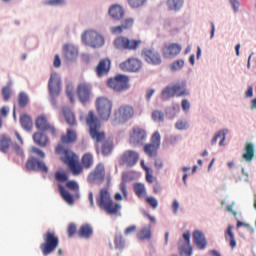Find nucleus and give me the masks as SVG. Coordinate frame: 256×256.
I'll return each instance as SVG.
<instances>
[{
    "mask_svg": "<svg viewBox=\"0 0 256 256\" xmlns=\"http://www.w3.org/2000/svg\"><path fill=\"white\" fill-rule=\"evenodd\" d=\"M55 153L61 155V161H63L65 165H68L73 175H81V173H83V166L79 164L77 155H75L73 151L66 149L63 144H58L55 148Z\"/></svg>",
    "mask_w": 256,
    "mask_h": 256,
    "instance_id": "1",
    "label": "nucleus"
},
{
    "mask_svg": "<svg viewBox=\"0 0 256 256\" xmlns=\"http://www.w3.org/2000/svg\"><path fill=\"white\" fill-rule=\"evenodd\" d=\"M96 203L99 209L105 211L108 215H115L116 213H119V209H121V205L115 203L113 198H111L109 188L100 189L99 194L96 197Z\"/></svg>",
    "mask_w": 256,
    "mask_h": 256,
    "instance_id": "2",
    "label": "nucleus"
},
{
    "mask_svg": "<svg viewBox=\"0 0 256 256\" xmlns=\"http://www.w3.org/2000/svg\"><path fill=\"white\" fill-rule=\"evenodd\" d=\"M85 121L89 127L90 137H92L96 143L105 141V132L101 131V120H99V117H97L93 110L88 112Z\"/></svg>",
    "mask_w": 256,
    "mask_h": 256,
    "instance_id": "3",
    "label": "nucleus"
},
{
    "mask_svg": "<svg viewBox=\"0 0 256 256\" xmlns=\"http://www.w3.org/2000/svg\"><path fill=\"white\" fill-rule=\"evenodd\" d=\"M43 241L44 242L40 244V250L44 256L51 255V253L59 247V236H57L55 231L48 230L44 233Z\"/></svg>",
    "mask_w": 256,
    "mask_h": 256,
    "instance_id": "4",
    "label": "nucleus"
},
{
    "mask_svg": "<svg viewBox=\"0 0 256 256\" xmlns=\"http://www.w3.org/2000/svg\"><path fill=\"white\" fill-rule=\"evenodd\" d=\"M186 97L189 96V90H187V82L181 81L167 86L162 91V99H171V97Z\"/></svg>",
    "mask_w": 256,
    "mask_h": 256,
    "instance_id": "5",
    "label": "nucleus"
},
{
    "mask_svg": "<svg viewBox=\"0 0 256 256\" xmlns=\"http://www.w3.org/2000/svg\"><path fill=\"white\" fill-rule=\"evenodd\" d=\"M48 92L50 95V103L57 107V97L61 95V77L57 72H53L50 75L49 81H48Z\"/></svg>",
    "mask_w": 256,
    "mask_h": 256,
    "instance_id": "6",
    "label": "nucleus"
},
{
    "mask_svg": "<svg viewBox=\"0 0 256 256\" xmlns=\"http://www.w3.org/2000/svg\"><path fill=\"white\" fill-rule=\"evenodd\" d=\"M96 111L102 121H109L113 111V102L107 97H98L95 102Z\"/></svg>",
    "mask_w": 256,
    "mask_h": 256,
    "instance_id": "7",
    "label": "nucleus"
},
{
    "mask_svg": "<svg viewBox=\"0 0 256 256\" xmlns=\"http://www.w3.org/2000/svg\"><path fill=\"white\" fill-rule=\"evenodd\" d=\"M82 41L93 49H97L105 45V38L95 30H87L82 36Z\"/></svg>",
    "mask_w": 256,
    "mask_h": 256,
    "instance_id": "8",
    "label": "nucleus"
},
{
    "mask_svg": "<svg viewBox=\"0 0 256 256\" xmlns=\"http://www.w3.org/2000/svg\"><path fill=\"white\" fill-rule=\"evenodd\" d=\"M128 83L129 76L117 74L115 77L108 79L107 85L110 89L119 93L121 91H126Z\"/></svg>",
    "mask_w": 256,
    "mask_h": 256,
    "instance_id": "9",
    "label": "nucleus"
},
{
    "mask_svg": "<svg viewBox=\"0 0 256 256\" xmlns=\"http://www.w3.org/2000/svg\"><path fill=\"white\" fill-rule=\"evenodd\" d=\"M159 147H161V134L154 132L151 137V143L144 145V153H146L148 157H157Z\"/></svg>",
    "mask_w": 256,
    "mask_h": 256,
    "instance_id": "10",
    "label": "nucleus"
},
{
    "mask_svg": "<svg viewBox=\"0 0 256 256\" xmlns=\"http://www.w3.org/2000/svg\"><path fill=\"white\" fill-rule=\"evenodd\" d=\"M142 57L149 65H161L163 61L159 51L154 48H144L142 50Z\"/></svg>",
    "mask_w": 256,
    "mask_h": 256,
    "instance_id": "11",
    "label": "nucleus"
},
{
    "mask_svg": "<svg viewBox=\"0 0 256 256\" xmlns=\"http://www.w3.org/2000/svg\"><path fill=\"white\" fill-rule=\"evenodd\" d=\"M183 51V46L179 43H168L162 47V55L164 59H175Z\"/></svg>",
    "mask_w": 256,
    "mask_h": 256,
    "instance_id": "12",
    "label": "nucleus"
},
{
    "mask_svg": "<svg viewBox=\"0 0 256 256\" xmlns=\"http://www.w3.org/2000/svg\"><path fill=\"white\" fill-rule=\"evenodd\" d=\"M35 126L36 129H39V131H45L47 133H50L52 137H57V129L55 128V126L49 123V120H47V117L45 115H40L36 118Z\"/></svg>",
    "mask_w": 256,
    "mask_h": 256,
    "instance_id": "13",
    "label": "nucleus"
},
{
    "mask_svg": "<svg viewBox=\"0 0 256 256\" xmlns=\"http://www.w3.org/2000/svg\"><path fill=\"white\" fill-rule=\"evenodd\" d=\"M25 169L27 171H41V173H48L49 168L45 165V162L40 161L35 157H31L27 160L25 164Z\"/></svg>",
    "mask_w": 256,
    "mask_h": 256,
    "instance_id": "14",
    "label": "nucleus"
},
{
    "mask_svg": "<svg viewBox=\"0 0 256 256\" xmlns=\"http://www.w3.org/2000/svg\"><path fill=\"white\" fill-rule=\"evenodd\" d=\"M88 183L101 184L105 181V165L98 164L95 169L88 175Z\"/></svg>",
    "mask_w": 256,
    "mask_h": 256,
    "instance_id": "15",
    "label": "nucleus"
},
{
    "mask_svg": "<svg viewBox=\"0 0 256 256\" xmlns=\"http://www.w3.org/2000/svg\"><path fill=\"white\" fill-rule=\"evenodd\" d=\"M132 147H140L143 141L147 139V131L143 128H133L132 133L130 135Z\"/></svg>",
    "mask_w": 256,
    "mask_h": 256,
    "instance_id": "16",
    "label": "nucleus"
},
{
    "mask_svg": "<svg viewBox=\"0 0 256 256\" xmlns=\"http://www.w3.org/2000/svg\"><path fill=\"white\" fill-rule=\"evenodd\" d=\"M77 95L81 103H88L91 97V85L80 83L77 87Z\"/></svg>",
    "mask_w": 256,
    "mask_h": 256,
    "instance_id": "17",
    "label": "nucleus"
},
{
    "mask_svg": "<svg viewBox=\"0 0 256 256\" xmlns=\"http://www.w3.org/2000/svg\"><path fill=\"white\" fill-rule=\"evenodd\" d=\"M111 71V60L108 58L101 59L96 67V73L99 77L107 75Z\"/></svg>",
    "mask_w": 256,
    "mask_h": 256,
    "instance_id": "18",
    "label": "nucleus"
},
{
    "mask_svg": "<svg viewBox=\"0 0 256 256\" xmlns=\"http://www.w3.org/2000/svg\"><path fill=\"white\" fill-rule=\"evenodd\" d=\"M108 13L115 21H121V19L125 17V9L119 4L112 5L109 8Z\"/></svg>",
    "mask_w": 256,
    "mask_h": 256,
    "instance_id": "19",
    "label": "nucleus"
},
{
    "mask_svg": "<svg viewBox=\"0 0 256 256\" xmlns=\"http://www.w3.org/2000/svg\"><path fill=\"white\" fill-rule=\"evenodd\" d=\"M193 241L198 249H205L207 247V239H205V234L199 230L193 232Z\"/></svg>",
    "mask_w": 256,
    "mask_h": 256,
    "instance_id": "20",
    "label": "nucleus"
},
{
    "mask_svg": "<svg viewBox=\"0 0 256 256\" xmlns=\"http://www.w3.org/2000/svg\"><path fill=\"white\" fill-rule=\"evenodd\" d=\"M62 115L65 118L67 125L70 127H75L77 125V119H75V113L71 111L69 107L62 108Z\"/></svg>",
    "mask_w": 256,
    "mask_h": 256,
    "instance_id": "21",
    "label": "nucleus"
},
{
    "mask_svg": "<svg viewBox=\"0 0 256 256\" xmlns=\"http://www.w3.org/2000/svg\"><path fill=\"white\" fill-rule=\"evenodd\" d=\"M242 157L247 161V163H251L255 157V145L252 143H246Z\"/></svg>",
    "mask_w": 256,
    "mask_h": 256,
    "instance_id": "22",
    "label": "nucleus"
},
{
    "mask_svg": "<svg viewBox=\"0 0 256 256\" xmlns=\"http://www.w3.org/2000/svg\"><path fill=\"white\" fill-rule=\"evenodd\" d=\"M63 53H64V57L65 59H67V61H73V59H75L77 57V49L75 46L71 45V44H66L63 47Z\"/></svg>",
    "mask_w": 256,
    "mask_h": 256,
    "instance_id": "23",
    "label": "nucleus"
},
{
    "mask_svg": "<svg viewBox=\"0 0 256 256\" xmlns=\"http://www.w3.org/2000/svg\"><path fill=\"white\" fill-rule=\"evenodd\" d=\"M12 149L16 154V156H14V163L22 165V163L25 161V152H23V148H21V146L18 144H13Z\"/></svg>",
    "mask_w": 256,
    "mask_h": 256,
    "instance_id": "24",
    "label": "nucleus"
},
{
    "mask_svg": "<svg viewBox=\"0 0 256 256\" xmlns=\"http://www.w3.org/2000/svg\"><path fill=\"white\" fill-rule=\"evenodd\" d=\"M33 141L36 145H39V147H47L49 138L43 132H35L33 134Z\"/></svg>",
    "mask_w": 256,
    "mask_h": 256,
    "instance_id": "25",
    "label": "nucleus"
},
{
    "mask_svg": "<svg viewBox=\"0 0 256 256\" xmlns=\"http://www.w3.org/2000/svg\"><path fill=\"white\" fill-rule=\"evenodd\" d=\"M115 117L120 123H125L129 119V106H121L118 111L115 112Z\"/></svg>",
    "mask_w": 256,
    "mask_h": 256,
    "instance_id": "26",
    "label": "nucleus"
},
{
    "mask_svg": "<svg viewBox=\"0 0 256 256\" xmlns=\"http://www.w3.org/2000/svg\"><path fill=\"white\" fill-rule=\"evenodd\" d=\"M93 235V226L90 224H83L80 226L78 230V236L82 239H90V237Z\"/></svg>",
    "mask_w": 256,
    "mask_h": 256,
    "instance_id": "27",
    "label": "nucleus"
},
{
    "mask_svg": "<svg viewBox=\"0 0 256 256\" xmlns=\"http://www.w3.org/2000/svg\"><path fill=\"white\" fill-rule=\"evenodd\" d=\"M151 237H153V234L151 232V225L144 226L137 233V238L140 241H149V240H151Z\"/></svg>",
    "mask_w": 256,
    "mask_h": 256,
    "instance_id": "28",
    "label": "nucleus"
},
{
    "mask_svg": "<svg viewBox=\"0 0 256 256\" xmlns=\"http://www.w3.org/2000/svg\"><path fill=\"white\" fill-rule=\"evenodd\" d=\"M58 189L62 199L66 203H68V205H73L75 203V199H73V195H71V193H69V191H67L65 187H63V185L58 184Z\"/></svg>",
    "mask_w": 256,
    "mask_h": 256,
    "instance_id": "29",
    "label": "nucleus"
},
{
    "mask_svg": "<svg viewBox=\"0 0 256 256\" xmlns=\"http://www.w3.org/2000/svg\"><path fill=\"white\" fill-rule=\"evenodd\" d=\"M114 46L120 51H125V49H129V38L123 36L116 38L114 41Z\"/></svg>",
    "mask_w": 256,
    "mask_h": 256,
    "instance_id": "30",
    "label": "nucleus"
},
{
    "mask_svg": "<svg viewBox=\"0 0 256 256\" xmlns=\"http://www.w3.org/2000/svg\"><path fill=\"white\" fill-rule=\"evenodd\" d=\"M225 239L229 242L231 249L237 247V240H235V234L233 233V226H228L225 232Z\"/></svg>",
    "mask_w": 256,
    "mask_h": 256,
    "instance_id": "31",
    "label": "nucleus"
},
{
    "mask_svg": "<svg viewBox=\"0 0 256 256\" xmlns=\"http://www.w3.org/2000/svg\"><path fill=\"white\" fill-rule=\"evenodd\" d=\"M77 141V132L75 130L67 129L66 135L61 136L62 143H75Z\"/></svg>",
    "mask_w": 256,
    "mask_h": 256,
    "instance_id": "32",
    "label": "nucleus"
},
{
    "mask_svg": "<svg viewBox=\"0 0 256 256\" xmlns=\"http://www.w3.org/2000/svg\"><path fill=\"white\" fill-rule=\"evenodd\" d=\"M20 125L25 131H31L33 129V120L27 114H23L20 117Z\"/></svg>",
    "mask_w": 256,
    "mask_h": 256,
    "instance_id": "33",
    "label": "nucleus"
},
{
    "mask_svg": "<svg viewBox=\"0 0 256 256\" xmlns=\"http://www.w3.org/2000/svg\"><path fill=\"white\" fill-rule=\"evenodd\" d=\"M11 138L5 134L0 136V151L2 153H7L9 151V147H11Z\"/></svg>",
    "mask_w": 256,
    "mask_h": 256,
    "instance_id": "34",
    "label": "nucleus"
},
{
    "mask_svg": "<svg viewBox=\"0 0 256 256\" xmlns=\"http://www.w3.org/2000/svg\"><path fill=\"white\" fill-rule=\"evenodd\" d=\"M143 67V63L141 60L137 58H131L129 60V71L132 73H137V71H141V68Z\"/></svg>",
    "mask_w": 256,
    "mask_h": 256,
    "instance_id": "35",
    "label": "nucleus"
},
{
    "mask_svg": "<svg viewBox=\"0 0 256 256\" xmlns=\"http://www.w3.org/2000/svg\"><path fill=\"white\" fill-rule=\"evenodd\" d=\"M133 188L137 197H139V199H143L144 197L147 196V190L145 189V184L135 183L133 185Z\"/></svg>",
    "mask_w": 256,
    "mask_h": 256,
    "instance_id": "36",
    "label": "nucleus"
},
{
    "mask_svg": "<svg viewBox=\"0 0 256 256\" xmlns=\"http://www.w3.org/2000/svg\"><path fill=\"white\" fill-rule=\"evenodd\" d=\"M129 28V19H125L121 25L119 26H114L111 28V33L114 35H119L125 31V29Z\"/></svg>",
    "mask_w": 256,
    "mask_h": 256,
    "instance_id": "37",
    "label": "nucleus"
},
{
    "mask_svg": "<svg viewBox=\"0 0 256 256\" xmlns=\"http://www.w3.org/2000/svg\"><path fill=\"white\" fill-rule=\"evenodd\" d=\"M185 0H168L167 5L171 11H179L183 7Z\"/></svg>",
    "mask_w": 256,
    "mask_h": 256,
    "instance_id": "38",
    "label": "nucleus"
},
{
    "mask_svg": "<svg viewBox=\"0 0 256 256\" xmlns=\"http://www.w3.org/2000/svg\"><path fill=\"white\" fill-rule=\"evenodd\" d=\"M82 165L85 169L93 167V155L91 153H86L82 156Z\"/></svg>",
    "mask_w": 256,
    "mask_h": 256,
    "instance_id": "39",
    "label": "nucleus"
},
{
    "mask_svg": "<svg viewBox=\"0 0 256 256\" xmlns=\"http://www.w3.org/2000/svg\"><path fill=\"white\" fill-rule=\"evenodd\" d=\"M127 183H129V173L124 172L122 174V183L120 184V190L122 191L124 197H127Z\"/></svg>",
    "mask_w": 256,
    "mask_h": 256,
    "instance_id": "40",
    "label": "nucleus"
},
{
    "mask_svg": "<svg viewBox=\"0 0 256 256\" xmlns=\"http://www.w3.org/2000/svg\"><path fill=\"white\" fill-rule=\"evenodd\" d=\"M225 135H226L225 130H222V131H219L218 133H216L211 141V145H215V143H217V139H219V138H221L219 145L220 146L225 145Z\"/></svg>",
    "mask_w": 256,
    "mask_h": 256,
    "instance_id": "41",
    "label": "nucleus"
},
{
    "mask_svg": "<svg viewBox=\"0 0 256 256\" xmlns=\"http://www.w3.org/2000/svg\"><path fill=\"white\" fill-rule=\"evenodd\" d=\"M152 119L155 123H163V121H165V114H163L162 111L155 110L152 113Z\"/></svg>",
    "mask_w": 256,
    "mask_h": 256,
    "instance_id": "42",
    "label": "nucleus"
},
{
    "mask_svg": "<svg viewBox=\"0 0 256 256\" xmlns=\"http://www.w3.org/2000/svg\"><path fill=\"white\" fill-rule=\"evenodd\" d=\"M29 103V97L25 93H20L18 97V105L21 107V109L27 107V104Z\"/></svg>",
    "mask_w": 256,
    "mask_h": 256,
    "instance_id": "43",
    "label": "nucleus"
},
{
    "mask_svg": "<svg viewBox=\"0 0 256 256\" xmlns=\"http://www.w3.org/2000/svg\"><path fill=\"white\" fill-rule=\"evenodd\" d=\"M183 67H185V61L183 59H178L170 65L172 71H179V69H183Z\"/></svg>",
    "mask_w": 256,
    "mask_h": 256,
    "instance_id": "44",
    "label": "nucleus"
},
{
    "mask_svg": "<svg viewBox=\"0 0 256 256\" xmlns=\"http://www.w3.org/2000/svg\"><path fill=\"white\" fill-rule=\"evenodd\" d=\"M55 179L58 181V183H66L69 178L67 177V173L65 171H57L55 173Z\"/></svg>",
    "mask_w": 256,
    "mask_h": 256,
    "instance_id": "45",
    "label": "nucleus"
},
{
    "mask_svg": "<svg viewBox=\"0 0 256 256\" xmlns=\"http://www.w3.org/2000/svg\"><path fill=\"white\" fill-rule=\"evenodd\" d=\"M137 161H139V153L135 151L129 152V165L133 166L136 165Z\"/></svg>",
    "mask_w": 256,
    "mask_h": 256,
    "instance_id": "46",
    "label": "nucleus"
},
{
    "mask_svg": "<svg viewBox=\"0 0 256 256\" xmlns=\"http://www.w3.org/2000/svg\"><path fill=\"white\" fill-rule=\"evenodd\" d=\"M113 151V143L111 142H106L102 146V153L103 155H111Z\"/></svg>",
    "mask_w": 256,
    "mask_h": 256,
    "instance_id": "47",
    "label": "nucleus"
},
{
    "mask_svg": "<svg viewBox=\"0 0 256 256\" xmlns=\"http://www.w3.org/2000/svg\"><path fill=\"white\" fill-rule=\"evenodd\" d=\"M125 247V239L121 235L115 237V248L123 249Z\"/></svg>",
    "mask_w": 256,
    "mask_h": 256,
    "instance_id": "48",
    "label": "nucleus"
},
{
    "mask_svg": "<svg viewBox=\"0 0 256 256\" xmlns=\"http://www.w3.org/2000/svg\"><path fill=\"white\" fill-rule=\"evenodd\" d=\"M11 86H4L2 88V96L4 101H9V99H11Z\"/></svg>",
    "mask_w": 256,
    "mask_h": 256,
    "instance_id": "49",
    "label": "nucleus"
},
{
    "mask_svg": "<svg viewBox=\"0 0 256 256\" xmlns=\"http://www.w3.org/2000/svg\"><path fill=\"white\" fill-rule=\"evenodd\" d=\"M145 202L152 207V209H157L159 207V202L155 197H146Z\"/></svg>",
    "mask_w": 256,
    "mask_h": 256,
    "instance_id": "50",
    "label": "nucleus"
},
{
    "mask_svg": "<svg viewBox=\"0 0 256 256\" xmlns=\"http://www.w3.org/2000/svg\"><path fill=\"white\" fill-rule=\"evenodd\" d=\"M146 2L147 0H130L129 5L133 9H137L139 7H143V5H145Z\"/></svg>",
    "mask_w": 256,
    "mask_h": 256,
    "instance_id": "51",
    "label": "nucleus"
},
{
    "mask_svg": "<svg viewBox=\"0 0 256 256\" xmlns=\"http://www.w3.org/2000/svg\"><path fill=\"white\" fill-rule=\"evenodd\" d=\"M144 171L146 172V181L147 183H153L155 181V177H153V170L149 167L144 166Z\"/></svg>",
    "mask_w": 256,
    "mask_h": 256,
    "instance_id": "52",
    "label": "nucleus"
},
{
    "mask_svg": "<svg viewBox=\"0 0 256 256\" xmlns=\"http://www.w3.org/2000/svg\"><path fill=\"white\" fill-rule=\"evenodd\" d=\"M68 237H74L77 233V225L75 223H70L67 228Z\"/></svg>",
    "mask_w": 256,
    "mask_h": 256,
    "instance_id": "53",
    "label": "nucleus"
},
{
    "mask_svg": "<svg viewBox=\"0 0 256 256\" xmlns=\"http://www.w3.org/2000/svg\"><path fill=\"white\" fill-rule=\"evenodd\" d=\"M141 43H142L141 40H135V39L129 40V49L132 51H135L139 49V46L141 45Z\"/></svg>",
    "mask_w": 256,
    "mask_h": 256,
    "instance_id": "54",
    "label": "nucleus"
},
{
    "mask_svg": "<svg viewBox=\"0 0 256 256\" xmlns=\"http://www.w3.org/2000/svg\"><path fill=\"white\" fill-rule=\"evenodd\" d=\"M189 128V124L187 123L186 120H178L176 122V129H179L180 131H183L185 129Z\"/></svg>",
    "mask_w": 256,
    "mask_h": 256,
    "instance_id": "55",
    "label": "nucleus"
},
{
    "mask_svg": "<svg viewBox=\"0 0 256 256\" xmlns=\"http://www.w3.org/2000/svg\"><path fill=\"white\" fill-rule=\"evenodd\" d=\"M66 187L67 189H70V191H79V184H77V182L75 181H68L66 182Z\"/></svg>",
    "mask_w": 256,
    "mask_h": 256,
    "instance_id": "56",
    "label": "nucleus"
},
{
    "mask_svg": "<svg viewBox=\"0 0 256 256\" xmlns=\"http://www.w3.org/2000/svg\"><path fill=\"white\" fill-rule=\"evenodd\" d=\"M154 167H155L156 171H161V169H163V167H165V163L160 158H158L154 162Z\"/></svg>",
    "mask_w": 256,
    "mask_h": 256,
    "instance_id": "57",
    "label": "nucleus"
},
{
    "mask_svg": "<svg viewBox=\"0 0 256 256\" xmlns=\"http://www.w3.org/2000/svg\"><path fill=\"white\" fill-rule=\"evenodd\" d=\"M66 95L69 97L71 103H73L74 98H73V87L71 85H67L66 87Z\"/></svg>",
    "mask_w": 256,
    "mask_h": 256,
    "instance_id": "58",
    "label": "nucleus"
},
{
    "mask_svg": "<svg viewBox=\"0 0 256 256\" xmlns=\"http://www.w3.org/2000/svg\"><path fill=\"white\" fill-rule=\"evenodd\" d=\"M31 151H32V153H35L36 155H38V157H40L41 159H43L45 157V152L40 150L37 147H32Z\"/></svg>",
    "mask_w": 256,
    "mask_h": 256,
    "instance_id": "59",
    "label": "nucleus"
},
{
    "mask_svg": "<svg viewBox=\"0 0 256 256\" xmlns=\"http://www.w3.org/2000/svg\"><path fill=\"white\" fill-rule=\"evenodd\" d=\"M182 109L183 111H189V109H191V104L189 103V100L187 99L182 100Z\"/></svg>",
    "mask_w": 256,
    "mask_h": 256,
    "instance_id": "60",
    "label": "nucleus"
},
{
    "mask_svg": "<svg viewBox=\"0 0 256 256\" xmlns=\"http://www.w3.org/2000/svg\"><path fill=\"white\" fill-rule=\"evenodd\" d=\"M230 3L233 7L234 13H237V11H239V0H230Z\"/></svg>",
    "mask_w": 256,
    "mask_h": 256,
    "instance_id": "61",
    "label": "nucleus"
},
{
    "mask_svg": "<svg viewBox=\"0 0 256 256\" xmlns=\"http://www.w3.org/2000/svg\"><path fill=\"white\" fill-rule=\"evenodd\" d=\"M120 69L122 71H129V60H126L120 64Z\"/></svg>",
    "mask_w": 256,
    "mask_h": 256,
    "instance_id": "62",
    "label": "nucleus"
},
{
    "mask_svg": "<svg viewBox=\"0 0 256 256\" xmlns=\"http://www.w3.org/2000/svg\"><path fill=\"white\" fill-rule=\"evenodd\" d=\"M0 115L1 117H6L7 115H9V108L7 106H3L0 109Z\"/></svg>",
    "mask_w": 256,
    "mask_h": 256,
    "instance_id": "63",
    "label": "nucleus"
},
{
    "mask_svg": "<svg viewBox=\"0 0 256 256\" xmlns=\"http://www.w3.org/2000/svg\"><path fill=\"white\" fill-rule=\"evenodd\" d=\"M54 67H61V58H59V55L56 54L54 56V62H53Z\"/></svg>",
    "mask_w": 256,
    "mask_h": 256,
    "instance_id": "64",
    "label": "nucleus"
}]
</instances>
